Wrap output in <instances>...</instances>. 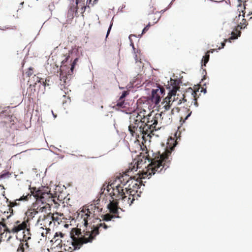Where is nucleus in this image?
Returning <instances> with one entry per match:
<instances>
[{
	"instance_id": "nucleus-38",
	"label": "nucleus",
	"mask_w": 252,
	"mask_h": 252,
	"mask_svg": "<svg viewBox=\"0 0 252 252\" xmlns=\"http://www.w3.org/2000/svg\"><path fill=\"white\" fill-rule=\"evenodd\" d=\"M150 27V24H148L144 28V29L142 31V34H144L147 31H148V30H149V28Z\"/></svg>"
},
{
	"instance_id": "nucleus-3",
	"label": "nucleus",
	"mask_w": 252,
	"mask_h": 252,
	"mask_svg": "<svg viewBox=\"0 0 252 252\" xmlns=\"http://www.w3.org/2000/svg\"><path fill=\"white\" fill-rule=\"evenodd\" d=\"M166 114L163 112L160 113L153 114L151 112L147 114L146 119L144 120L143 126L141 128V132L140 135H142V137L144 135L150 136L155 131L159 129L162 126V124H165L163 122V118L166 116Z\"/></svg>"
},
{
	"instance_id": "nucleus-16",
	"label": "nucleus",
	"mask_w": 252,
	"mask_h": 252,
	"mask_svg": "<svg viewBox=\"0 0 252 252\" xmlns=\"http://www.w3.org/2000/svg\"><path fill=\"white\" fill-rule=\"evenodd\" d=\"M50 217H51L53 227L57 226L62 222V220L64 219V216L63 214L56 213H49Z\"/></svg>"
},
{
	"instance_id": "nucleus-27",
	"label": "nucleus",
	"mask_w": 252,
	"mask_h": 252,
	"mask_svg": "<svg viewBox=\"0 0 252 252\" xmlns=\"http://www.w3.org/2000/svg\"><path fill=\"white\" fill-rule=\"evenodd\" d=\"M38 212L40 211L37 208L36 209L28 211L26 214L28 217L32 218L38 213Z\"/></svg>"
},
{
	"instance_id": "nucleus-43",
	"label": "nucleus",
	"mask_w": 252,
	"mask_h": 252,
	"mask_svg": "<svg viewBox=\"0 0 252 252\" xmlns=\"http://www.w3.org/2000/svg\"><path fill=\"white\" fill-rule=\"evenodd\" d=\"M217 49H210V50L208 51L206 53H208L209 55H210V53H213L214 52H215V51H217Z\"/></svg>"
},
{
	"instance_id": "nucleus-41",
	"label": "nucleus",
	"mask_w": 252,
	"mask_h": 252,
	"mask_svg": "<svg viewBox=\"0 0 252 252\" xmlns=\"http://www.w3.org/2000/svg\"><path fill=\"white\" fill-rule=\"evenodd\" d=\"M226 41H227V40H226V39H225V40H224V42H221V47H220L218 48V49L220 50V49L223 48L224 47V46H225V42H226Z\"/></svg>"
},
{
	"instance_id": "nucleus-7",
	"label": "nucleus",
	"mask_w": 252,
	"mask_h": 252,
	"mask_svg": "<svg viewBox=\"0 0 252 252\" xmlns=\"http://www.w3.org/2000/svg\"><path fill=\"white\" fill-rule=\"evenodd\" d=\"M116 185L115 183H112L108 185L107 187V191L113 199V200H119L122 198V195L125 194L124 191V186L121 184V182Z\"/></svg>"
},
{
	"instance_id": "nucleus-52",
	"label": "nucleus",
	"mask_w": 252,
	"mask_h": 252,
	"mask_svg": "<svg viewBox=\"0 0 252 252\" xmlns=\"http://www.w3.org/2000/svg\"><path fill=\"white\" fill-rule=\"evenodd\" d=\"M239 6H241V4H240L239 5Z\"/></svg>"
},
{
	"instance_id": "nucleus-46",
	"label": "nucleus",
	"mask_w": 252,
	"mask_h": 252,
	"mask_svg": "<svg viewBox=\"0 0 252 252\" xmlns=\"http://www.w3.org/2000/svg\"><path fill=\"white\" fill-rule=\"evenodd\" d=\"M77 61H78V59H77V58H76V59L74 60V61H73V63L71 64V67L72 66V65H74H74H75V64H76V62H77Z\"/></svg>"
},
{
	"instance_id": "nucleus-28",
	"label": "nucleus",
	"mask_w": 252,
	"mask_h": 252,
	"mask_svg": "<svg viewBox=\"0 0 252 252\" xmlns=\"http://www.w3.org/2000/svg\"><path fill=\"white\" fill-rule=\"evenodd\" d=\"M32 189V188H30L31 190ZM32 195H33V194H32V193L31 192V191L30 193H28L26 195H25L24 194L22 196H21L19 199L21 201H24V202L28 201L29 200V199L32 197Z\"/></svg>"
},
{
	"instance_id": "nucleus-1",
	"label": "nucleus",
	"mask_w": 252,
	"mask_h": 252,
	"mask_svg": "<svg viewBox=\"0 0 252 252\" xmlns=\"http://www.w3.org/2000/svg\"><path fill=\"white\" fill-rule=\"evenodd\" d=\"M177 143L173 139L169 140L167 146L164 152L160 154L159 152L155 154L154 158L151 159V163L148 164L146 171H143L139 175L140 179H135V177H129L126 174L122 175L119 178V181L124 186L126 191L135 194L137 189L140 188L142 181L141 179L146 178H150L156 172L161 173L167 169L170 164L172 158L171 155Z\"/></svg>"
},
{
	"instance_id": "nucleus-12",
	"label": "nucleus",
	"mask_w": 252,
	"mask_h": 252,
	"mask_svg": "<svg viewBox=\"0 0 252 252\" xmlns=\"http://www.w3.org/2000/svg\"><path fill=\"white\" fill-rule=\"evenodd\" d=\"M15 117L9 107H5L0 112V121L5 124L12 123L13 124Z\"/></svg>"
},
{
	"instance_id": "nucleus-22",
	"label": "nucleus",
	"mask_w": 252,
	"mask_h": 252,
	"mask_svg": "<svg viewBox=\"0 0 252 252\" xmlns=\"http://www.w3.org/2000/svg\"><path fill=\"white\" fill-rule=\"evenodd\" d=\"M102 220H101L100 219L97 218V219L100 220L101 221H102V222L104 223L107 226V224H105V223L104 222V221H109L111 220L112 219L115 218H119V216L118 215L116 216V215H113V214H107L106 215H103L102 217ZM96 219V218L95 219V220ZM109 228L110 226H108Z\"/></svg>"
},
{
	"instance_id": "nucleus-24",
	"label": "nucleus",
	"mask_w": 252,
	"mask_h": 252,
	"mask_svg": "<svg viewBox=\"0 0 252 252\" xmlns=\"http://www.w3.org/2000/svg\"><path fill=\"white\" fill-rule=\"evenodd\" d=\"M188 94H182L181 95L179 94H176V96L175 97V99L176 100V102L177 104H180L182 103L183 100L184 102L187 101V99L186 98V95Z\"/></svg>"
},
{
	"instance_id": "nucleus-11",
	"label": "nucleus",
	"mask_w": 252,
	"mask_h": 252,
	"mask_svg": "<svg viewBox=\"0 0 252 252\" xmlns=\"http://www.w3.org/2000/svg\"><path fill=\"white\" fill-rule=\"evenodd\" d=\"M165 94L164 88L158 85L156 89H153L152 91V94L150 97L151 101L155 103L156 105L159 104L161 100V98Z\"/></svg>"
},
{
	"instance_id": "nucleus-2",
	"label": "nucleus",
	"mask_w": 252,
	"mask_h": 252,
	"mask_svg": "<svg viewBox=\"0 0 252 252\" xmlns=\"http://www.w3.org/2000/svg\"><path fill=\"white\" fill-rule=\"evenodd\" d=\"M91 230H87L82 235L81 229L74 228L70 232V241H67L64 246L71 245L73 250L79 249L83 244L92 242L96 236L101 233L103 230H106L108 226L102 222L100 220L95 219L94 224L90 225Z\"/></svg>"
},
{
	"instance_id": "nucleus-44",
	"label": "nucleus",
	"mask_w": 252,
	"mask_h": 252,
	"mask_svg": "<svg viewBox=\"0 0 252 252\" xmlns=\"http://www.w3.org/2000/svg\"><path fill=\"white\" fill-rule=\"evenodd\" d=\"M8 175V173L3 174L0 175V179L4 178V177L7 176Z\"/></svg>"
},
{
	"instance_id": "nucleus-51",
	"label": "nucleus",
	"mask_w": 252,
	"mask_h": 252,
	"mask_svg": "<svg viewBox=\"0 0 252 252\" xmlns=\"http://www.w3.org/2000/svg\"><path fill=\"white\" fill-rule=\"evenodd\" d=\"M132 47H133V48L134 49H135V48H134V45H133V44H132Z\"/></svg>"
},
{
	"instance_id": "nucleus-53",
	"label": "nucleus",
	"mask_w": 252,
	"mask_h": 252,
	"mask_svg": "<svg viewBox=\"0 0 252 252\" xmlns=\"http://www.w3.org/2000/svg\"><path fill=\"white\" fill-rule=\"evenodd\" d=\"M79 223H78L77 224V226H79Z\"/></svg>"
},
{
	"instance_id": "nucleus-29",
	"label": "nucleus",
	"mask_w": 252,
	"mask_h": 252,
	"mask_svg": "<svg viewBox=\"0 0 252 252\" xmlns=\"http://www.w3.org/2000/svg\"><path fill=\"white\" fill-rule=\"evenodd\" d=\"M32 80H33V81L34 82L33 85H35L36 86L37 85V82L41 83V80H42V79L34 75L29 82L31 81Z\"/></svg>"
},
{
	"instance_id": "nucleus-8",
	"label": "nucleus",
	"mask_w": 252,
	"mask_h": 252,
	"mask_svg": "<svg viewBox=\"0 0 252 252\" xmlns=\"http://www.w3.org/2000/svg\"><path fill=\"white\" fill-rule=\"evenodd\" d=\"M69 58V56H68L62 62V65L60 67V85L63 84L65 85L66 80L71 76L73 73L74 65H72L71 67H69L65 64Z\"/></svg>"
},
{
	"instance_id": "nucleus-32",
	"label": "nucleus",
	"mask_w": 252,
	"mask_h": 252,
	"mask_svg": "<svg viewBox=\"0 0 252 252\" xmlns=\"http://www.w3.org/2000/svg\"><path fill=\"white\" fill-rule=\"evenodd\" d=\"M6 224L3 222H0V234H1L2 230L6 232Z\"/></svg>"
},
{
	"instance_id": "nucleus-25",
	"label": "nucleus",
	"mask_w": 252,
	"mask_h": 252,
	"mask_svg": "<svg viewBox=\"0 0 252 252\" xmlns=\"http://www.w3.org/2000/svg\"><path fill=\"white\" fill-rule=\"evenodd\" d=\"M64 236L65 235L61 232H56L54 235L53 240H54L55 243L58 242V244L59 245L62 242V240L59 239L58 237H60V238H63L64 237Z\"/></svg>"
},
{
	"instance_id": "nucleus-39",
	"label": "nucleus",
	"mask_w": 252,
	"mask_h": 252,
	"mask_svg": "<svg viewBox=\"0 0 252 252\" xmlns=\"http://www.w3.org/2000/svg\"><path fill=\"white\" fill-rule=\"evenodd\" d=\"M49 79H48V78H46L45 82H44L43 81H42V82L43 83V86L46 87V86H49Z\"/></svg>"
},
{
	"instance_id": "nucleus-34",
	"label": "nucleus",
	"mask_w": 252,
	"mask_h": 252,
	"mask_svg": "<svg viewBox=\"0 0 252 252\" xmlns=\"http://www.w3.org/2000/svg\"><path fill=\"white\" fill-rule=\"evenodd\" d=\"M33 73V68L32 67H30L28 70L26 72V75L30 77L32 75Z\"/></svg>"
},
{
	"instance_id": "nucleus-21",
	"label": "nucleus",
	"mask_w": 252,
	"mask_h": 252,
	"mask_svg": "<svg viewBox=\"0 0 252 252\" xmlns=\"http://www.w3.org/2000/svg\"><path fill=\"white\" fill-rule=\"evenodd\" d=\"M126 104L125 99H122L119 98L116 104L114 103L113 106V108L117 110H121L125 111L124 108L126 107Z\"/></svg>"
},
{
	"instance_id": "nucleus-5",
	"label": "nucleus",
	"mask_w": 252,
	"mask_h": 252,
	"mask_svg": "<svg viewBox=\"0 0 252 252\" xmlns=\"http://www.w3.org/2000/svg\"><path fill=\"white\" fill-rule=\"evenodd\" d=\"M101 210L102 208L99 206L91 204L78 213L77 220L85 227H87L89 223L92 226L94 224L95 219L98 218L97 217Z\"/></svg>"
},
{
	"instance_id": "nucleus-15",
	"label": "nucleus",
	"mask_w": 252,
	"mask_h": 252,
	"mask_svg": "<svg viewBox=\"0 0 252 252\" xmlns=\"http://www.w3.org/2000/svg\"><path fill=\"white\" fill-rule=\"evenodd\" d=\"M134 195L135 194L126 190L125 194L122 195V198H121L124 205L125 206H130L135 200Z\"/></svg>"
},
{
	"instance_id": "nucleus-14",
	"label": "nucleus",
	"mask_w": 252,
	"mask_h": 252,
	"mask_svg": "<svg viewBox=\"0 0 252 252\" xmlns=\"http://www.w3.org/2000/svg\"><path fill=\"white\" fill-rule=\"evenodd\" d=\"M146 159L147 158H144V156H143L142 158H139L136 160L134 159L133 161L134 165H132L133 163H131L127 172H129V171L130 172L136 171L138 168H140L142 167L143 164L146 163Z\"/></svg>"
},
{
	"instance_id": "nucleus-23",
	"label": "nucleus",
	"mask_w": 252,
	"mask_h": 252,
	"mask_svg": "<svg viewBox=\"0 0 252 252\" xmlns=\"http://www.w3.org/2000/svg\"><path fill=\"white\" fill-rule=\"evenodd\" d=\"M61 91L60 92L61 94L63 95V97H67V99L70 101V98L69 96V95H67L68 94L69 92L71 91L68 89L67 87L65 86V85L63 84H61Z\"/></svg>"
},
{
	"instance_id": "nucleus-48",
	"label": "nucleus",
	"mask_w": 252,
	"mask_h": 252,
	"mask_svg": "<svg viewBox=\"0 0 252 252\" xmlns=\"http://www.w3.org/2000/svg\"><path fill=\"white\" fill-rule=\"evenodd\" d=\"M76 5H77L78 4V0H76ZM75 8L76 9V12H77V5H76V7Z\"/></svg>"
},
{
	"instance_id": "nucleus-20",
	"label": "nucleus",
	"mask_w": 252,
	"mask_h": 252,
	"mask_svg": "<svg viewBox=\"0 0 252 252\" xmlns=\"http://www.w3.org/2000/svg\"><path fill=\"white\" fill-rule=\"evenodd\" d=\"M21 201L19 199H16L14 201H8V199L7 200V202L8 203V206L9 207L8 210L10 213V215H9V216L13 215V208L15 207V206H20L21 204Z\"/></svg>"
},
{
	"instance_id": "nucleus-40",
	"label": "nucleus",
	"mask_w": 252,
	"mask_h": 252,
	"mask_svg": "<svg viewBox=\"0 0 252 252\" xmlns=\"http://www.w3.org/2000/svg\"><path fill=\"white\" fill-rule=\"evenodd\" d=\"M92 0H87V4H88V6L90 7V5L91 4L92 6H93L94 3H92Z\"/></svg>"
},
{
	"instance_id": "nucleus-31",
	"label": "nucleus",
	"mask_w": 252,
	"mask_h": 252,
	"mask_svg": "<svg viewBox=\"0 0 252 252\" xmlns=\"http://www.w3.org/2000/svg\"><path fill=\"white\" fill-rule=\"evenodd\" d=\"M23 233H24L23 239L25 241H27L28 240L31 239V234L30 233V230L29 231V234L27 232H26V231H24Z\"/></svg>"
},
{
	"instance_id": "nucleus-37",
	"label": "nucleus",
	"mask_w": 252,
	"mask_h": 252,
	"mask_svg": "<svg viewBox=\"0 0 252 252\" xmlns=\"http://www.w3.org/2000/svg\"><path fill=\"white\" fill-rule=\"evenodd\" d=\"M128 94L127 91H124L119 98L124 99L125 97Z\"/></svg>"
},
{
	"instance_id": "nucleus-9",
	"label": "nucleus",
	"mask_w": 252,
	"mask_h": 252,
	"mask_svg": "<svg viewBox=\"0 0 252 252\" xmlns=\"http://www.w3.org/2000/svg\"><path fill=\"white\" fill-rule=\"evenodd\" d=\"M30 225L29 220L27 219L23 221L17 220L14 223L13 227L11 229L6 228V232L9 233H17L21 230L26 231L29 234Z\"/></svg>"
},
{
	"instance_id": "nucleus-26",
	"label": "nucleus",
	"mask_w": 252,
	"mask_h": 252,
	"mask_svg": "<svg viewBox=\"0 0 252 252\" xmlns=\"http://www.w3.org/2000/svg\"><path fill=\"white\" fill-rule=\"evenodd\" d=\"M184 110H185V112L187 113V115H182L181 116V118H180V121L181 122L183 121V122H184V123L190 116V115L191 114V113H192V112L189 109L186 108L184 109Z\"/></svg>"
},
{
	"instance_id": "nucleus-19",
	"label": "nucleus",
	"mask_w": 252,
	"mask_h": 252,
	"mask_svg": "<svg viewBox=\"0 0 252 252\" xmlns=\"http://www.w3.org/2000/svg\"><path fill=\"white\" fill-rule=\"evenodd\" d=\"M118 202L117 201L112 200L110 201V202L108 205V208L109 210V211L113 215H116V216L118 215Z\"/></svg>"
},
{
	"instance_id": "nucleus-49",
	"label": "nucleus",
	"mask_w": 252,
	"mask_h": 252,
	"mask_svg": "<svg viewBox=\"0 0 252 252\" xmlns=\"http://www.w3.org/2000/svg\"><path fill=\"white\" fill-rule=\"evenodd\" d=\"M25 245V246H26L28 247L29 244H28V243H26L25 244V245Z\"/></svg>"
},
{
	"instance_id": "nucleus-6",
	"label": "nucleus",
	"mask_w": 252,
	"mask_h": 252,
	"mask_svg": "<svg viewBox=\"0 0 252 252\" xmlns=\"http://www.w3.org/2000/svg\"><path fill=\"white\" fill-rule=\"evenodd\" d=\"M31 192L35 197L37 202H41L42 205L37 207V209L41 212L46 211L47 209L50 208L53 203H55V197L52 193L46 192L42 189H36L33 188Z\"/></svg>"
},
{
	"instance_id": "nucleus-17",
	"label": "nucleus",
	"mask_w": 252,
	"mask_h": 252,
	"mask_svg": "<svg viewBox=\"0 0 252 252\" xmlns=\"http://www.w3.org/2000/svg\"><path fill=\"white\" fill-rule=\"evenodd\" d=\"M35 85L30 84L29 87L27 89L26 95H28V97L30 101L31 100H34L36 97V92L35 89Z\"/></svg>"
},
{
	"instance_id": "nucleus-18",
	"label": "nucleus",
	"mask_w": 252,
	"mask_h": 252,
	"mask_svg": "<svg viewBox=\"0 0 252 252\" xmlns=\"http://www.w3.org/2000/svg\"><path fill=\"white\" fill-rule=\"evenodd\" d=\"M199 92L198 89L197 90H193L191 88L189 89L187 91V94H190L191 95V99L192 100L191 103V105H193L195 107L198 106V103L197 102V93Z\"/></svg>"
},
{
	"instance_id": "nucleus-36",
	"label": "nucleus",
	"mask_w": 252,
	"mask_h": 252,
	"mask_svg": "<svg viewBox=\"0 0 252 252\" xmlns=\"http://www.w3.org/2000/svg\"><path fill=\"white\" fill-rule=\"evenodd\" d=\"M45 231H43L41 233V236L43 237H47V234L49 233V232L51 230L50 228H44Z\"/></svg>"
},
{
	"instance_id": "nucleus-47",
	"label": "nucleus",
	"mask_w": 252,
	"mask_h": 252,
	"mask_svg": "<svg viewBox=\"0 0 252 252\" xmlns=\"http://www.w3.org/2000/svg\"><path fill=\"white\" fill-rule=\"evenodd\" d=\"M135 59L136 62H137L138 61V58L137 57V55H135Z\"/></svg>"
},
{
	"instance_id": "nucleus-33",
	"label": "nucleus",
	"mask_w": 252,
	"mask_h": 252,
	"mask_svg": "<svg viewBox=\"0 0 252 252\" xmlns=\"http://www.w3.org/2000/svg\"><path fill=\"white\" fill-rule=\"evenodd\" d=\"M232 36L230 37L231 39H234L238 38V36H240L241 34V32L238 31V33H236L235 32H233L231 33Z\"/></svg>"
},
{
	"instance_id": "nucleus-13",
	"label": "nucleus",
	"mask_w": 252,
	"mask_h": 252,
	"mask_svg": "<svg viewBox=\"0 0 252 252\" xmlns=\"http://www.w3.org/2000/svg\"><path fill=\"white\" fill-rule=\"evenodd\" d=\"M51 217L49 213L47 215L40 216L37 220L36 225L40 226V228L44 230V228H48L53 227Z\"/></svg>"
},
{
	"instance_id": "nucleus-50",
	"label": "nucleus",
	"mask_w": 252,
	"mask_h": 252,
	"mask_svg": "<svg viewBox=\"0 0 252 252\" xmlns=\"http://www.w3.org/2000/svg\"><path fill=\"white\" fill-rule=\"evenodd\" d=\"M97 0H94V3H95Z\"/></svg>"
},
{
	"instance_id": "nucleus-35",
	"label": "nucleus",
	"mask_w": 252,
	"mask_h": 252,
	"mask_svg": "<svg viewBox=\"0 0 252 252\" xmlns=\"http://www.w3.org/2000/svg\"><path fill=\"white\" fill-rule=\"evenodd\" d=\"M242 22L243 23H240L241 25H238V27H240L241 29L245 28L247 26V21L246 19H243Z\"/></svg>"
},
{
	"instance_id": "nucleus-42",
	"label": "nucleus",
	"mask_w": 252,
	"mask_h": 252,
	"mask_svg": "<svg viewBox=\"0 0 252 252\" xmlns=\"http://www.w3.org/2000/svg\"><path fill=\"white\" fill-rule=\"evenodd\" d=\"M20 246H20V249L19 248L18 249V251H19V250H21L22 252H24V248L23 247L24 244H21V245Z\"/></svg>"
},
{
	"instance_id": "nucleus-45",
	"label": "nucleus",
	"mask_w": 252,
	"mask_h": 252,
	"mask_svg": "<svg viewBox=\"0 0 252 252\" xmlns=\"http://www.w3.org/2000/svg\"><path fill=\"white\" fill-rule=\"evenodd\" d=\"M112 24L109 26V28L108 30V31H107V35H106V37L108 36L110 32V30H111V27H112Z\"/></svg>"
},
{
	"instance_id": "nucleus-4",
	"label": "nucleus",
	"mask_w": 252,
	"mask_h": 252,
	"mask_svg": "<svg viewBox=\"0 0 252 252\" xmlns=\"http://www.w3.org/2000/svg\"><path fill=\"white\" fill-rule=\"evenodd\" d=\"M146 115V111L144 109H138L130 113L128 130L132 136H140Z\"/></svg>"
},
{
	"instance_id": "nucleus-10",
	"label": "nucleus",
	"mask_w": 252,
	"mask_h": 252,
	"mask_svg": "<svg viewBox=\"0 0 252 252\" xmlns=\"http://www.w3.org/2000/svg\"><path fill=\"white\" fill-rule=\"evenodd\" d=\"M179 89V87L175 85L172 87V90L168 93V95L163 99L162 103H165L163 106L165 110H168L170 108L171 105L174 102L176 101L175 97L176 96L177 91Z\"/></svg>"
},
{
	"instance_id": "nucleus-30",
	"label": "nucleus",
	"mask_w": 252,
	"mask_h": 252,
	"mask_svg": "<svg viewBox=\"0 0 252 252\" xmlns=\"http://www.w3.org/2000/svg\"><path fill=\"white\" fill-rule=\"evenodd\" d=\"M210 58V55L208 53H206L205 56H203L202 62L203 63V65L204 66H206V63L208 62Z\"/></svg>"
}]
</instances>
